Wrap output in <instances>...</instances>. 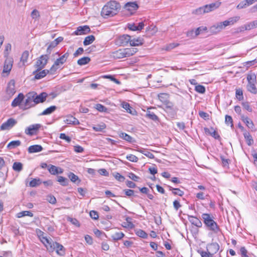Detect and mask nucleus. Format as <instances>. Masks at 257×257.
Segmentation results:
<instances>
[{"instance_id":"1","label":"nucleus","mask_w":257,"mask_h":257,"mask_svg":"<svg viewBox=\"0 0 257 257\" xmlns=\"http://www.w3.org/2000/svg\"><path fill=\"white\" fill-rule=\"evenodd\" d=\"M120 8L119 3L115 1H111L103 7L101 15L104 18L113 17L117 14Z\"/></svg>"},{"instance_id":"2","label":"nucleus","mask_w":257,"mask_h":257,"mask_svg":"<svg viewBox=\"0 0 257 257\" xmlns=\"http://www.w3.org/2000/svg\"><path fill=\"white\" fill-rule=\"evenodd\" d=\"M202 218L208 230L212 231L214 233H217L220 231L219 227L213 220L212 216L208 213H203L202 214Z\"/></svg>"},{"instance_id":"3","label":"nucleus","mask_w":257,"mask_h":257,"mask_svg":"<svg viewBox=\"0 0 257 257\" xmlns=\"http://www.w3.org/2000/svg\"><path fill=\"white\" fill-rule=\"evenodd\" d=\"M46 247L49 252H53L56 250L57 253L60 255H63L65 254V248L64 246L57 242H54L52 240Z\"/></svg>"},{"instance_id":"4","label":"nucleus","mask_w":257,"mask_h":257,"mask_svg":"<svg viewBox=\"0 0 257 257\" xmlns=\"http://www.w3.org/2000/svg\"><path fill=\"white\" fill-rule=\"evenodd\" d=\"M69 56V53L66 52L60 58L57 59L51 67L50 69V71L51 72L56 71L59 68L60 65H62L65 63Z\"/></svg>"},{"instance_id":"5","label":"nucleus","mask_w":257,"mask_h":257,"mask_svg":"<svg viewBox=\"0 0 257 257\" xmlns=\"http://www.w3.org/2000/svg\"><path fill=\"white\" fill-rule=\"evenodd\" d=\"M207 251H200L199 252H204L208 254L210 257L213 256L219 249V245L216 242H213L207 244L206 247Z\"/></svg>"},{"instance_id":"6","label":"nucleus","mask_w":257,"mask_h":257,"mask_svg":"<svg viewBox=\"0 0 257 257\" xmlns=\"http://www.w3.org/2000/svg\"><path fill=\"white\" fill-rule=\"evenodd\" d=\"M49 59V56L48 55H41L36 61L35 67L38 68V70H41L47 64Z\"/></svg>"},{"instance_id":"7","label":"nucleus","mask_w":257,"mask_h":257,"mask_svg":"<svg viewBox=\"0 0 257 257\" xmlns=\"http://www.w3.org/2000/svg\"><path fill=\"white\" fill-rule=\"evenodd\" d=\"M32 94H34V92H29L27 95V98L25 101L24 104H22L20 108L23 110H26L31 107L35 105V103L33 102Z\"/></svg>"},{"instance_id":"8","label":"nucleus","mask_w":257,"mask_h":257,"mask_svg":"<svg viewBox=\"0 0 257 257\" xmlns=\"http://www.w3.org/2000/svg\"><path fill=\"white\" fill-rule=\"evenodd\" d=\"M13 59L12 58H7L5 60L3 70V76H7L10 74L13 67Z\"/></svg>"},{"instance_id":"9","label":"nucleus","mask_w":257,"mask_h":257,"mask_svg":"<svg viewBox=\"0 0 257 257\" xmlns=\"http://www.w3.org/2000/svg\"><path fill=\"white\" fill-rule=\"evenodd\" d=\"M32 96L33 102L36 105V104L44 102L48 96V94L46 92H42L40 94L38 95L36 92H34V94H32Z\"/></svg>"},{"instance_id":"10","label":"nucleus","mask_w":257,"mask_h":257,"mask_svg":"<svg viewBox=\"0 0 257 257\" xmlns=\"http://www.w3.org/2000/svg\"><path fill=\"white\" fill-rule=\"evenodd\" d=\"M41 127V124L39 123L31 125L26 128L25 133L30 136L37 134V132Z\"/></svg>"},{"instance_id":"11","label":"nucleus","mask_w":257,"mask_h":257,"mask_svg":"<svg viewBox=\"0 0 257 257\" xmlns=\"http://www.w3.org/2000/svg\"><path fill=\"white\" fill-rule=\"evenodd\" d=\"M110 56L114 59H121L126 57L125 48L120 49L118 50L111 52Z\"/></svg>"},{"instance_id":"12","label":"nucleus","mask_w":257,"mask_h":257,"mask_svg":"<svg viewBox=\"0 0 257 257\" xmlns=\"http://www.w3.org/2000/svg\"><path fill=\"white\" fill-rule=\"evenodd\" d=\"M131 36L128 35H122L119 36L116 40L118 45L122 46H126L128 42L130 43Z\"/></svg>"},{"instance_id":"13","label":"nucleus","mask_w":257,"mask_h":257,"mask_svg":"<svg viewBox=\"0 0 257 257\" xmlns=\"http://www.w3.org/2000/svg\"><path fill=\"white\" fill-rule=\"evenodd\" d=\"M17 121L15 119L10 118L1 125V130H9L12 128L17 123Z\"/></svg>"},{"instance_id":"14","label":"nucleus","mask_w":257,"mask_h":257,"mask_svg":"<svg viewBox=\"0 0 257 257\" xmlns=\"http://www.w3.org/2000/svg\"><path fill=\"white\" fill-rule=\"evenodd\" d=\"M90 31V29L87 26H79L73 33V34L75 35H84L89 33Z\"/></svg>"},{"instance_id":"15","label":"nucleus","mask_w":257,"mask_h":257,"mask_svg":"<svg viewBox=\"0 0 257 257\" xmlns=\"http://www.w3.org/2000/svg\"><path fill=\"white\" fill-rule=\"evenodd\" d=\"M6 92L10 96H12L15 94L16 91L14 80H12L8 83L6 89Z\"/></svg>"},{"instance_id":"16","label":"nucleus","mask_w":257,"mask_h":257,"mask_svg":"<svg viewBox=\"0 0 257 257\" xmlns=\"http://www.w3.org/2000/svg\"><path fill=\"white\" fill-rule=\"evenodd\" d=\"M40 71L38 70V68H37V70L33 72V74H35V79H40L44 77L50 71V70L47 69Z\"/></svg>"},{"instance_id":"17","label":"nucleus","mask_w":257,"mask_h":257,"mask_svg":"<svg viewBox=\"0 0 257 257\" xmlns=\"http://www.w3.org/2000/svg\"><path fill=\"white\" fill-rule=\"evenodd\" d=\"M48 170L50 173L52 175H56L58 174H62L63 170L61 168H58L53 165H49L48 166Z\"/></svg>"},{"instance_id":"18","label":"nucleus","mask_w":257,"mask_h":257,"mask_svg":"<svg viewBox=\"0 0 257 257\" xmlns=\"http://www.w3.org/2000/svg\"><path fill=\"white\" fill-rule=\"evenodd\" d=\"M24 98V95L23 93H19V95L16 97L12 102V106L13 107L17 106H21V103Z\"/></svg>"},{"instance_id":"19","label":"nucleus","mask_w":257,"mask_h":257,"mask_svg":"<svg viewBox=\"0 0 257 257\" xmlns=\"http://www.w3.org/2000/svg\"><path fill=\"white\" fill-rule=\"evenodd\" d=\"M44 234V233L43 232L40 230L38 233V236L41 242L47 247L49 244V243H50L52 239L51 238H48L46 236H45Z\"/></svg>"},{"instance_id":"20","label":"nucleus","mask_w":257,"mask_h":257,"mask_svg":"<svg viewBox=\"0 0 257 257\" xmlns=\"http://www.w3.org/2000/svg\"><path fill=\"white\" fill-rule=\"evenodd\" d=\"M124 8L130 12H133L136 11L139 6L136 2H128L124 5Z\"/></svg>"},{"instance_id":"21","label":"nucleus","mask_w":257,"mask_h":257,"mask_svg":"<svg viewBox=\"0 0 257 257\" xmlns=\"http://www.w3.org/2000/svg\"><path fill=\"white\" fill-rule=\"evenodd\" d=\"M121 106L126 110V111L132 115H136L137 114L136 110L133 108L132 106H130V104L123 102L121 104Z\"/></svg>"},{"instance_id":"22","label":"nucleus","mask_w":257,"mask_h":257,"mask_svg":"<svg viewBox=\"0 0 257 257\" xmlns=\"http://www.w3.org/2000/svg\"><path fill=\"white\" fill-rule=\"evenodd\" d=\"M241 119L244 123H245L246 126L250 129H253L254 125L252 121L247 116H245L244 115L241 116Z\"/></svg>"},{"instance_id":"23","label":"nucleus","mask_w":257,"mask_h":257,"mask_svg":"<svg viewBox=\"0 0 257 257\" xmlns=\"http://www.w3.org/2000/svg\"><path fill=\"white\" fill-rule=\"evenodd\" d=\"M222 30V27L220 23L214 24L209 28V32L212 34H216Z\"/></svg>"},{"instance_id":"24","label":"nucleus","mask_w":257,"mask_h":257,"mask_svg":"<svg viewBox=\"0 0 257 257\" xmlns=\"http://www.w3.org/2000/svg\"><path fill=\"white\" fill-rule=\"evenodd\" d=\"M43 148L41 145H35L30 146L28 151L29 153L31 154L41 152Z\"/></svg>"},{"instance_id":"25","label":"nucleus","mask_w":257,"mask_h":257,"mask_svg":"<svg viewBox=\"0 0 257 257\" xmlns=\"http://www.w3.org/2000/svg\"><path fill=\"white\" fill-rule=\"evenodd\" d=\"M206 30H207V28L206 27H200L198 28L195 31V32L193 30H192V31H191L190 32H188L187 33V36H193V35L195 33L194 36L196 37V36L199 35L201 33V32L205 31Z\"/></svg>"},{"instance_id":"26","label":"nucleus","mask_w":257,"mask_h":257,"mask_svg":"<svg viewBox=\"0 0 257 257\" xmlns=\"http://www.w3.org/2000/svg\"><path fill=\"white\" fill-rule=\"evenodd\" d=\"M64 122L67 124H71L74 125L79 124L78 120L72 115L67 116L66 119L64 120Z\"/></svg>"},{"instance_id":"27","label":"nucleus","mask_w":257,"mask_h":257,"mask_svg":"<svg viewBox=\"0 0 257 257\" xmlns=\"http://www.w3.org/2000/svg\"><path fill=\"white\" fill-rule=\"evenodd\" d=\"M57 109V107L55 105L51 106L50 107L45 109L40 115H49L55 111Z\"/></svg>"},{"instance_id":"28","label":"nucleus","mask_w":257,"mask_h":257,"mask_svg":"<svg viewBox=\"0 0 257 257\" xmlns=\"http://www.w3.org/2000/svg\"><path fill=\"white\" fill-rule=\"evenodd\" d=\"M68 177L71 181L76 183L77 185H78L81 182V180L79 179V177L77 175H75L73 173L70 172L68 175Z\"/></svg>"},{"instance_id":"29","label":"nucleus","mask_w":257,"mask_h":257,"mask_svg":"<svg viewBox=\"0 0 257 257\" xmlns=\"http://www.w3.org/2000/svg\"><path fill=\"white\" fill-rule=\"evenodd\" d=\"M29 56V52L28 51H25L21 56L20 65L22 63V66H25L26 63L27 62Z\"/></svg>"},{"instance_id":"30","label":"nucleus","mask_w":257,"mask_h":257,"mask_svg":"<svg viewBox=\"0 0 257 257\" xmlns=\"http://www.w3.org/2000/svg\"><path fill=\"white\" fill-rule=\"evenodd\" d=\"M189 221L192 224L198 227H201L202 226V224L201 221L196 217L190 216L189 217Z\"/></svg>"},{"instance_id":"31","label":"nucleus","mask_w":257,"mask_h":257,"mask_svg":"<svg viewBox=\"0 0 257 257\" xmlns=\"http://www.w3.org/2000/svg\"><path fill=\"white\" fill-rule=\"evenodd\" d=\"M144 43L143 39L140 38L137 39H131L130 45L132 46H137L143 45Z\"/></svg>"},{"instance_id":"32","label":"nucleus","mask_w":257,"mask_h":257,"mask_svg":"<svg viewBox=\"0 0 257 257\" xmlns=\"http://www.w3.org/2000/svg\"><path fill=\"white\" fill-rule=\"evenodd\" d=\"M243 134L245 139L247 142V145L249 146L251 145L253 143V140L250 134L247 131H244Z\"/></svg>"},{"instance_id":"33","label":"nucleus","mask_w":257,"mask_h":257,"mask_svg":"<svg viewBox=\"0 0 257 257\" xmlns=\"http://www.w3.org/2000/svg\"><path fill=\"white\" fill-rule=\"evenodd\" d=\"M255 83H248L247 85V90L253 94H256L257 93V89L255 86Z\"/></svg>"},{"instance_id":"34","label":"nucleus","mask_w":257,"mask_h":257,"mask_svg":"<svg viewBox=\"0 0 257 257\" xmlns=\"http://www.w3.org/2000/svg\"><path fill=\"white\" fill-rule=\"evenodd\" d=\"M95 38L93 35H89L85 38L83 41V45L87 46L92 44L95 40Z\"/></svg>"},{"instance_id":"35","label":"nucleus","mask_w":257,"mask_h":257,"mask_svg":"<svg viewBox=\"0 0 257 257\" xmlns=\"http://www.w3.org/2000/svg\"><path fill=\"white\" fill-rule=\"evenodd\" d=\"M146 116L148 118L153 120L154 121H158L159 117L153 112L150 110H148L146 114Z\"/></svg>"},{"instance_id":"36","label":"nucleus","mask_w":257,"mask_h":257,"mask_svg":"<svg viewBox=\"0 0 257 257\" xmlns=\"http://www.w3.org/2000/svg\"><path fill=\"white\" fill-rule=\"evenodd\" d=\"M21 144V142L19 140L13 141L9 143V144L7 146V148L9 149H12L17 147L20 146Z\"/></svg>"},{"instance_id":"37","label":"nucleus","mask_w":257,"mask_h":257,"mask_svg":"<svg viewBox=\"0 0 257 257\" xmlns=\"http://www.w3.org/2000/svg\"><path fill=\"white\" fill-rule=\"evenodd\" d=\"M90 61V58L88 57H83L77 61V64L80 65H84L88 64Z\"/></svg>"},{"instance_id":"38","label":"nucleus","mask_w":257,"mask_h":257,"mask_svg":"<svg viewBox=\"0 0 257 257\" xmlns=\"http://www.w3.org/2000/svg\"><path fill=\"white\" fill-rule=\"evenodd\" d=\"M119 136L120 138L128 142L131 143L133 142V138L125 133H120Z\"/></svg>"},{"instance_id":"39","label":"nucleus","mask_w":257,"mask_h":257,"mask_svg":"<svg viewBox=\"0 0 257 257\" xmlns=\"http://www.w3.org/2000/svg\"><path fill=\"white\" fill-rule=\"evenodd\" d=\"M126 57H130L135 54L137 51L138 49L135 48H125Z\"/></svg>"},{"instance_id":"40","label":"nucleus","mask_w":257,"mask_h":257,"mask_svg":"<svg viewBox=\"0 0 257 257\" xmlns=\"http://www.w3.org/2000/svg\"><path fill=\"white\" fill-rule=\"evenodd\" d=\"M169 190L172 191L174 195H177L182 196L184 194V192L178 188H174L171 186H168Z\"/></svg>"},{"instance_id":"41","label":"nucleus","mask_w":257,"mask_h":257,"mask_svg":"<svg viewBox=\"0 0 257 257\" xmlns=\"http://www.w3.org/2000/svg\"><path fill=\"white\" fill-rule=\"evenodd\" d=\"M25 216H33V213L30 211H23L17 214V217L21 218Z\"/></svg>"},{"instance_id":"42","label":"nucleus","mask_w":257,"mask_h":257,"mask_svg":"<svg viewBox=\"0 0 257 257\" xmlns=\"http://www.w3.org/2000/svg\"><path fill=\"white\" fill-rule=\"evenodd\" d=\"M13 169L17 172H20L23 169V164L20 162H15L13 165Z\"/></svg>"},{"instance_id":"43","label":"nucleus","mask_w":257,"mask_h":257,"mask_svg":"<svg viewBox=\"0 0 257 257\" xmlns=\"http://www.w3.org/2000/svg\"><path fill=\"white\" fill-rule=\"evenodd\" d=\"M41 183V181L40 179L35 178L33 179L29 183V185L32 187H35L40 185Z\"/></svg>"},{"instance_id":"44","label":"nucleus","mask_w":257,"mask_h":257,"mask_svg":"<svg viewBox=\"0 0 257 257\" xmlns=\"http://www.w3.org/2000/svg\"><path fill=\"white\" fill-rule=\"evenodd\" d=\"M130 218L127 217L126 218V222H123L122 226L125 228H133L134 227V225L130 221Z\"/></svg>"},{"instance_id":"45","label":"nucleus","mask_w":257,"mask_h":257,"mask_svg":"<svg viewBox=\"0 0 257 257\" xmlns=\"http://www.w3.org/2000/svg\"><path fill=\"white\" fill-rule=\"evenodd\" d=\"M124 236V234L123 233L121 232H117L112 235L111 237L113 240H117L121 239Z\"/></svg>"},{"instance_id":"46","label":"nucleus","mask_w":257,"mask_h":257,"mask_svg":"<svg viewBox=\"0 0 257 257\" xmlns=\"http://www.w3.org/2000/svg\"><path fill=\"white\" fill-rule=\"evenodd\" d=\"M57 181L59 182L61 185L64 186H67L68 184L67 179L62 176H58Z\"/></svg>"},{"instance_id":"47","label":"nucleus","mask_w":257,"mask_h":257,"mask_svg":"<svg viewBox=\"0 0 257 257\" xmlns=\"http://www.w3.org/2000/svg\"><path fill=\"white\" fill-rule=\"evenodd\" d=\"M158 98L164 104L168 100V94L167 93H160L158 94Z\"/></svg>"},{"instance_id":"48","label":"nucleus","mask_w":257,"mask_h":257,"mask_svg":"<svg viewBox=\"0 0 257 257\" xmlns=\"http://www.w3.org/2000/svg\"><path fill=\"white\" fill-rule=\"evenodd\" d=\"M136 234L139 237H142L143 238H146L148 236V234L143 230L138 229L136 231Z\"/></svg>"},{"instance_id":"49","label":"nucleus","mask_w":257,"mask_h":257,"mask_svg":"<svg viewBox=\"0 0 257 257\" xmlns=\"http://www.w3.org/2000/svg\"><path fill=\"white\" fill-rule=\"evenodd\" d=\"M239 19H240V17L235 16V17L229 18L228 19V21L229 22V25H232L234 24H235V23H236L237 21H238Z\"/></svg>"},{"instance_id":"50","label":"nucleus","mask_w":257,"mask_h":257,"mask_svg":"<svg viewBox=\"0 0 257 257\" xmlns=\"http://www.w3.org/2000/svg\"><path fill=\"white\" fill-rule=\"evenodd\" d=\"M46 199L51 204H55L56 203V199L52 195L50 194L47 195Z\"/></svg>"},{"instance_id":"51","label":"nucleus","mask_w":257,"mask_h":257,"mask_svg":"<svg viewBox=\"0 0 257 257\" xmlns=\"http://www.w3.org/2000/svg\"><path fill=\"white\" fill-rule=\"evenodd\" d=\"M126 158L127 160L132 162H137L139 160L137 156L132 154L126 156Z\"/></svg>"},{"instance_id":"52","label":"nucleus","mask_w":257,"mask_h":257,"mask_svg":"<svg viewBox=\"0 0 257 257\" xmlns=\"http://www.w3.org/2000/svg\"><path fill=\"white\" fill-rule=\"evenodd\" d=\"M225 122L226 124L227 125H230V126L232 127L233 126V120L231 116L226 115H225Z\"/></svg>"},{"instance_id":"53","label":"nucleus","mask_w":257,"mask_h":257,"mask_svg":"<svg viewBox=\"0 0 257 257\" xmlns=\"http://www.w3.org/2000/svg\"><path fill=\"white\" fill-rule=\"evenodd\" d=\"M95 108L100 112H105L107 111V108L101 104H97Z\"/></svg>"},{"instance_id":"54","label":"nucleus","mask_w":257,"mask_h":257,"mask_svg":"<svg viewBox=\"0 0 257 257\" xmlns=\"http://www.w3.org/2000/svg\"><path fill=\"white\" fill-rule=\"evenodd\" d=\"M221 4V3L219 2H216L214 3L210 4L209 5V7L210 9L211 10V11H213L218 8Z\"/></svg>"},{"instance_id":"55","label":"nucleus","mask_w":257,"mask_h":257,"mask_svg":"<svg viewBox=\"0 0 257 257\" xmlns=\"http://www.w3.org/2000/svg\"><path fill=\"white\" fill-rule=\"evenodd\" d=\"M67 220L68 221H70L71 223H72L76 226L79 227L80 226L79 221L76 218H73L68 217L67 218Z\"/></svg>"},{"instance_id":"56","label":"nucleus","mask_w":257,"mask_h":257,"mask_svg":"<svg viewBox=\"0 0 257 257\" xmlns=\"http://www.w3.org/2000/svg\"><path fill=\"white\" fill-rule=\"evenodd\" d=\"M11 50V45L10 44H7L5 47V51H4V56L5 57H7V58L9 54V53L10 52Z\"/></svg>"},{"instance_id":"57","label":"nucleus","mask_w":257,"mask_h":257,"mask_svg":"<svg viewBox=\"0 0 257 257\" xmlns=\"http://www.w3.org/2000/svg\"><path fill=\"white\" fill-rule=\"evenodd\" d=\"M195 90L199 93H204L205 91V88L202 85H198L195 87Z\"/></svg>"},{"instance_id":"58","label":"nucleus","mask_w":257,"mask_h":257,"mask_svg":"<svg viewBox=\"0 0 257 257\" xmlns=\"http://www.w3.org/2000/svg\"><path fill=\"white\" fill-rule=\"evenodd\" d=\"M236 97L239 100L243 99V92L241 89H239L236 90Z\"/></svg>"},{"instance_id":"59","label":"nucleus","mask_w":257,"mask_h":257,"mask_svg":"<svg viewBox=\"0 0 257 257\" xmlns=\"http://www.w3.org/2000/svg\"><path fill=\"white\" fill-rule=\"evenodd\" d=\"M247 80L248 81V83L256 82V76L254 74L248 75L247 76Z\"/></svg>"},{"instance_id":"60","label":"nucleus","mask_w":257,"mask_h":257,"mask_svg":"<svg viewBox=\"0 0 257 257\" xmlns=\"http://www.w3.org/2000/svg\"><path fill=\"white\" fill-rule=\"evenodd\" d=\"M106 127V125L104 123H102V124L97 125L93 127V130L96 132L101 131L104 130Z\"/></svg>"},{"instance_id":"61","label":"nucleus","mask_w":257,"mask_h":257,"mask_svg":"<svg viewBox=\"0 0 257 257\" xmlns=\"http://www.w3.org/2000/svg\"><path fill=\"white\" fill-rule=\"evenodd\" d=\"M245 0L241 1L236 7L237 9H242L248 7L247 3L245 2Z\"/></svg>"},{"instance_id":"62","label":"nucleus","mask_w":257,"mask_h":257,"mask_svg":"<svg viewBox=\"0 0 257 257\" xmlns=\"http://www.w3.org/2000/svg\"><path fill=\"white\" fill-rule=\"evenodd\" d=\"M90 216L93 219L96 220L98 218V214L97 212L94 210H91L89 213Z\"/></svg>"},{"instance_id":"63","label":"nucleus","mask_w":257,"mask_h":257,"mask_svg":"<svg viewBox=\"0 0 257 257\" xmlns=\"http://www.w3.org/2000/svg\"><path fill=\"white\" fill-rule=\"evenodd\" d=\"M193 13L196 14V15H201V14H205V13L204 12V7H200V8L195 10L194 11H193Z\"/></svg>"},{"instance_id":"64","label":"nucleus","mask_w":257,"mask_h":257,"mask_svg":"<svg viewBox=\"0 0 257 257\" xmlns=\"http://www.w3.org/2000/svg\"><path fill=\"white\" fill-rule=\"evenodd\" d=\"M114 177L118 181H120V182H122L124 180V177L121 175L119 173H116L115 174H114Z\"/></svg>"}]
</instances>
